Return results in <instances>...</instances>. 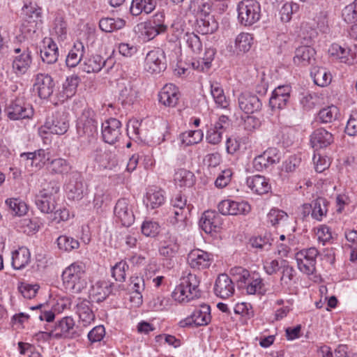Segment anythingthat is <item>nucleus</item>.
Listing matches in <instances>:
<instances>
[{"mask_svg":"<svg viewBox=\"0 0 357 357\" xmlns=\"http://www.w3.org/2000/svg\"><path fill=\"white\" fill-rule=\"evenodd\" d=\"M65 288L73 294H79L86 287V266L76 261L68 266L62 273Z\"/></svg>","mask_w":357,"mask_h":357,"instance_id":"obj_1","label":"nucleus"},{"mask_svg":"<svg viewBox=\"0 0 357 357\" xmlns=\"http://www.w3.org/2000/svg\"><path fill=\"white\" fill-rule=\"evenodd\" d=\"M199 282L198 277L195 274L189 273L183 277L180 284L172 292V298L179 303H188L199 298L201 295Z\"/></svg>","mask_w":357,"mask_h":357,"instance_id":"obj_2","label":"nucleus"},{"mask_svg":"<svg viewBox=\"0 0 357 357\" xmlns=\"http://www.w3.org/2000/svg\"><path fill=\"white\" fill-rule=\"evenodd\" d=\"M93 110L84 109L77 121V133L79 138H86L91 142L98 131V122Z\"/></svg>","mask_w":357,"mask_h":357,"instance_id":"obj_3","label":"nucleus"},{"mask_svg":"<svg viewBox=\"0 0 357 357\" xmlns=\"http://www.w3.org/2000/svg\"><path fill=\"white\" fill-rule=\"evenodd\" d=\"M238 20L243 26H251L261 17L260 4L255 0H243L238 4Z\"/></svg>","mask_w":357,"mask_h":357,"instance_id":"obj_4","label":"nucleus"},{"mask_svg":"<svg viewBox=\"0 0 357 357\" xmlns=\"http://www.w3.org/2000/svg\"><path fill=\"white\" fill-rule=\"evenodd\" d=\"M6 113L10 120L30 119L33 115L32 105L23 98H17L6 107Z\"/></svg>","mask_w":357,"mask_h":357,"instance_id":"obj_5","label":"nucleus"},{"mask_svg":"<svg viewBox=\"0 0 357 357\" xmlns=\"http://www.w3.org/2000/svg\"><path fill=\"white\" fill-rule=\"evenodd\" d=\"M319 252L314 247L303 249L296 254L298 269L307 275H312L316 271L317 257Z\"/></svg>","mask_w":357,"mask_h":357,"instance_id":"obj_6","label":"nucleus"},{"mask_svg":"<svg viewBox=\"0 0 357 357\" xmlns=\"http://www.w3.org/2000/svg\"><path fill=\"white\" fill-rule=\"evenodd\" d=\"M167 68L165 52L160 48L149 51L145 58L144 69L149 73L158 74Z\"/></svg>","mask_w":357,"mask_h":357,"instance_id":"obj_7","label":"nucleus"},{"mask_svg":"<svg viewBox=\"0 0 357 357\" xmlns=\"http://www.w3.org/2000/svg\"><path fill=\"white\" fill-rule=\"evenodd\" d=\"M211 307L208 305H200L199 309H195L192 314L179 321L181 327L191 326L195 324L196 326L207 325L211 321Z\"/></svg>","mask_w":357,"mask_h":357,"instance_id":"obj_8","label":"nucleus"},{"mask_svg":"<svg viewBox=\"0 0 357 357\" xmlns=\"http://www.w3.org/2000/svg\"><path fill=\"white\" fill-rule=\"evenodd\" d=\"M44 128L53 134H65L69 128V121L67 114L64 112H55L46 119Z\"/></svg>","mask_w":357,"mask_h":357,"instance_id":"obj_9","label":"nucleus"},{"mask_svg":"<svg viewBox=\"0 0 357 357\" xmlns=\"http://www.w3.org/2000/svg\"><path fill=\"white\" fill-rule=\"evenodd\" d=\"M55 84L53 78L46 73H38L35 76L33 89L38 96L43 99L50 97L54 90Z\"/></svg>","mask_w":357,"mask_h":357,"instance_id":"obj_10","label":"nucleus"},{"mask_svg":"<svg viewBox=\"0 0 357 357\" xmlns=\"http://www.w3.org/2000/svg\"><path fill=\"white\" fill-rule=\"evenodd\" d=\"M121 135V123L116 119L111 118L102 123L103 140L109 144L116 143Z\"/></svg>","mask_w":357,"mask_h":357,"instance_id":"obj_11","label":"nucleus"},{"mask_svg":"<svg viewBox=\"0 0 357 357\" xmlns=\"http://www.w3.org/2000/svg\"><path fill=\"white\" fill-rule=\"evenodd\" d=\"M24 22L22 28L26 29L28 32H35L38 22L41 17V8L31 3L24 5L22 8Z\"/></svg>","mask_w":357,"mask_h":357,"instance_id":"obj_12","label":"nucleus"},{"mask_svg":"<svg viewBox=\"0 0 357 357\" xmlns=\"http://www.w3.org/2000/svg\"><path fill=\"white\" fill-rule=\"evenodd\" d=\"M116 218L125 227H130L135 221L133 211L127 199L122 198L117 201L114 210Z\"/></svg>","mask_w":357,"mask_h":357,"instance_id":"obj_13","label":"nucleus"},{"mask_svg":"<svg viewBox=\"0 0 357 357\" xmlns=\"http://www.w3.org/2000/svg\"><path fill=\"white\" fill-rule=\"evenodd\" d=\"M172 213L174 221L173 223L185 222L190 213L191 206L187 204V199L181 194H177L171 199Z\"/></svg>","mask_w":357,"mask_h":357,"instance_id":"obj_14","label":"nucleus"},{"mask_svg":"<svg viewBox=\"0 0 357 357\" xmlns=\"http://www.w3.org/2000/svg\"><path fill=\"white\" fill-rule=\"evenodd\" d=\"M218 211L225 215L247 214L250 211V206L245 202H238L230 199L221 201L218 205Z\"/></svg>","mask_w":357,"mask_h":357,"instance_id":"obj_15","label":"nucleus"},{"mask_svg":"<svg viewBox=\"0 0 357 357\" xmlns=\"http://www.w3.org/2000/svg\"><path fill=\"white\" fill-rule=\"evenodd\" d=\"M213 261V255L204 250H192L188 255V262L191 268L198 270L208 268Z\"/></svg>","mask_w":357,"mask_h":357,"instance_id":"obj_16","label":"nucleus"},{"mask_svg":"<svg viewBox=\"0 0 357 357\" xmlns=\"http://www.w3.org/2000/svg\"><path fill=\"white\" fill-rule=\"evenodd\" d=\"M213 290L217 296L226 299L234 294V284L228 275L222 273L218 275Z\"/></svg>","mask_w":357,"mask_h":357,"instance_id":"obj_17","label":"nucleus"},{"mask_svg":"<svg viewBox=\"0 0 357 357\" xmlns=\"http://www.w3.org/2000/svg\"><path fill=\"white\" fill-rule=\"evenodd\" d=\"M239 108L246 114H253L261 110L262 102L255 94L245 92L238 98Z\"/></svg>","mask_w":357,"mask_h":357,"instance_id":"obj_18","label":"nucleus"},{"mask_svg":"<svg viewBox=\"0 0 357 357\" xmlns=\"http://www.w3.org/2000/svg\"><path fill=\"white\" fill-rule=\"evenodd\" d=\"M181 93L173 84H165L158 93L159 102L166 107H175L178 102Z\"/></svg>","mask_w":357,"mask_h":357,"instance_id":"obj_19","label":"nucleus"},{"mask_svg":"<svg viewBox=\"0 0 357 357\" xmlns=\"http://www.w3.org/2000/svg\"><path fill=\"white\" fill-rule=\"evenodd\" d=\"M114 287L113 283L98 281L91 286L89 290V298L93 302H102L112 293Z\"/></svg>","mask_w":357,"mask_h":357,"instance_id":"obj_20","label":"nucleus"},{"mask_svg":"<svg viewBox=\"0 0 357 357\" xmlns=\"http://www.w3.org/2000/svg\"><path fill=\"white\" fill-rule=\"evenodd\" d=\"M222 225L219 214L213 211H206L199 220V226L207 234L216 232Z\"/></svg>","mask_w":357,"mask_h":357,"instance_id":"obj_21","label":"nucleus"},{"mask_svg":"<svg viewBox=\"0 0 357 357\" xmlns=\"http://www.w3.org/2000/svg\"><path fill=\"white\" fill-rule=\"evenodd\" d=\"M291 91V89L289 85L279 86L275 89L269 100L271 107L273 109H283L289 102Z\"/></svg>","mask_w":357,"mask_h":357,"instance_id":"obj_22","label":"nucleus"},{"mask_svg":"<svg viewBox=\"0 0 357 357\" xmlns=\"http://www.w3.org/2000/svg\"><path fill=\"white\" fill-rule=\"evenodd\" d=\"M86 187L79 174H74L66 185L67 195L69 199H81L86 191Z\"/></svg>","mask_w":357,"mask_h":357,"instance_id":"obj_23","label":"nucleus"},{"mask_svg":"<svg viewBox=\"0 0 357 357\" xmlns=\"http://www.w3.org/2000/svg\"><path fill=\"white\" fill-rule=\"evenodd\" d=\"M333 142V135L322 128L314 130L310 135V144L315 151L326 148Z\"/></svg>","mask_w":357,"mask_h":357,"instance_id":"obj_24","label":"nucleus"},{"mask_svg":"<svg viewBox=\"0 0 357 357\" xmlns=\"http://www.w3.org/2000/svg\"><path fill=\"white\" fill-rule=\"evenodd\" d=\"M246 183L253 192L258 195L266 194L271 188L268 179L261 175H255L248 177Z\"/></svg>","mask_w":357,"mask_h":357,"instance_id":"obj_25","label":"nucleus"},{"mask_svg":"<svg viewBox=\"0 0 357 357\" xmlns=\"http://www.w3.org/2000/svg\"><path fill=\"white\" fill-rule=\"evenodd\" d=\"M147 208L154 209L160 206L165 202L164 192L157 188H149L143 199Z\"/></svg>","mask_w":357,"mask_h":357,"instance_id":"obj_26","label":"nucleus"},{"mask_svg":"<svg viewBox=\"0 0 357 357\" xmlns=\"http://www.w3.org/2000/svg\"><path fill=\"white\" fill-rule=\"evenodd\" d=\"M44 43L43 48L40 49V57L43 61L47 64L54 63L59 56L56 44L51 38L45 40Z\"/></svg>","mask_w":357,"mask_h":357,"instance_id":"obj_27","label":"nucleus"},{"mask_svg":"<svg viewBox=\"0 0 357 357\" xmlns=\"http://www.w3.org/2000/svg\"><path fill=\"white\" fill-rule=\"evenodd\" d=\"M218 28V23L213 15L200 16L197 20V30L199 33L206 35L214 33Z\"/></svg>","mask_w":357,"mask_h":357,"instance_id":"obj_28","label":"nucleus"},{"mask_svg":"<svg viewBox=\"0 0 357 357\" xmlns=\"http://www.w3.org/2000/svg\"><path fill=\"white\" fill-rule=\"evenodd\" d=\"M268 222L273 226H281L282 227L288 230L294 231V227H291L288 228L289 226V215L284 211L272 208L267 215Z\"/></svg>","mask_w":357,"mask_h":357,"instance_id":"obj_29","label":"nucleus"},{"mask_svg":"<svg viewBox=\"0 0 357 357\" xmlns=\"http://www.w3.org/2000/svg\"><path fill=\"white\" fill-rule=\"evenodd\" d=\"M179 249V245L177 242V238L167 232L165 235V239L159 249L160 254L162 256L170 258L174 257Z\"/></svg>","mask_w":357,"mask_h":357,"instance_id":"obj_30","label":"nucleus"},{"mask_svg":"<svg viewBox=\"0 0 357 357\" xmlns=\"http://www.w3.org/2000/svg\"><path fill=\"white\" fill-rule=\"evenodd\" d=\"M107 60L104 59L100 55L96 54L84 59L81 64L83 71L87 73H98L106 66Z\"/></svg>","mask_w":357,"mask_h":357,"instance_id":"obj_31","label":"nucleus"},{"mask_svg":"<svg viewBox=\"0 0 357 357\" xmlns=\"http://www.w3.org/2000/svg\"><path fill=\"white\" fill-rule=\"evenodd\" d=\"M315 50L310 46H301L296 49L294 62L296 65L307 66L314 59Z\"/></svg>","mask_w":357,"mask_h":357,"instance_id":"obj_32","label":"nucleus"},{"mask_svg":"<svg viewBox=\"0 0 357 357\" xmlns=\"http://www.w3.org/2000/svg\"><path fill=\"white\" fill-rule=\"evenodd\" d=\"M350 52V49L342 47L337 43L332 44L328 49V54L333 60H336L344 63H351Z\"/></svg>","mask_w":357,"mask_h":357,"instance_id":"obj_33","label":"nucleus"},{"mask_svg":"<svg viewBox=\"0 0 357 357\" xmlns=\"http://www.w3.org/2000/svg\"><path fill=\"white\" fill-rule=\"evenodd\" d=\"M32 62L31 52L28 48L15 57L13 61V67L16 73L24 74L29 68Z\"/></svg>","mask_w":357,"mask_h":357,"instance_id":"obj_34","label":"nucleus"},{"mask_svg":"<svg viewBox=\"0 0 357 357\" xmlns=\"http://www.w3.org/2000/svg\"><path fill=\"white\" fill-rule=\"evenodd\" d=\"M47 169L52 174H68L70 169L71 166L70 163L65 159L59 158L50 160L47 158Z\"/></svg>","mask_w":357,"mask_h":357,"instance_id":"obj_35","label":"nucleus"},{"mask_svg":"<svg viewBox=\"0 0 357 357\" xmlns=\"http://www.w3.org/2000/svg\"><path fill=\"white\" fill-rule=\"evenodd\" d=\"M31 254L26 248H20L12 253V266L15 269H22L29 262Z\"/></svg>","mask_w":357,"mask_h":357,"instance_id":"obj_36","label":"nucleus"},{"mask_svg":"<svg viewBox=\"0 0 357 357\" xmlns=\"http://www.w3.org/2000/svg\"><path fill=\"white\" fill-rule=\"evenodd\" d=\"M90 301L87 300L80 301L77 304V313L84 326L91 323L95 319V315L90 307Z\"/></svg>","mask_w":357,"mask_h":357,"instance_id":"obj_37","label":"nucleus"},{"mask_svg":"<svg viewBox=\"0 0 357 357\" xmlns=\"http://www.w3.org/2000/svg\"><path fill=\"white\" fill-rule=\"evenodd\" d=\"M178 39L181 45L188 47L195 53H199L202 50V43L199 36L194 33L186 32Z\"/></svg>","mask_w":357,"mask_h":357,"instance_id":"obj_38","label":"nucleus"},{"mask_svg":"<svg viewBox=\"0 0 357 357\" xmlns=\"http://www.w3.org/2000/svg\"><path fill=\"white\" fill-rule=\"evenodd\" d=\"M84 50V46L82 43H75L66 57V63L67 66L70 68L77 66L83 57Z\"/></svg>","mask_w":357,"mask_h":357,"instance_id":"obj_39","label":"nucleus"},{"mask_svg":"<svg viewBox=\"0 0 357 357\" xmlns=\"http://www.w3.org/2000/svg\"><path fill=\"white\" fill-rule=\"evenodd\" d=\"M74 326L75 321L72 317H63L55 324L54 328L51 331L50 334H52L56 338L66 336V333L73 329Z\"/></svg>","mask_w":357,"mask_h":357,"instance_id":"obj_40","label":"nucleus"},{"mask_svg":"<svg viewBox=\"0 0 357 357\" xmlns=\"http://www.w3.org/2000/svg\"><path fill=\"white\" fill-rule=\"evenodd\" d=\"M126 21L121 18L105 17L99 22L100 29L105 32L110 33L124 27Z\"/></svg>","mask_w":357,"mask_h":357,"instance_id":"obj_41","label":"nucleus"},{"mask_svg":"<svg viewBox=\"0 0 357 357\" xmlns=\"http://www.w3.org/2000/svg\"><path fill=\"white\" fill-rule=\"evenodd\" d=\"M176 184L181 188L191 187L195 183V176L192 172L185 169H178L174 175Z\"/></svg>","mask_w":357,"mask_h":357,"instance_id":"obj_42","label":"nucleus"},{"mask_svg":"<svg viewBox=\"0 0 357 357\" xmlns=\"http://www.w3.org/2000/svg\"><path fill=\"white\" fill-rule=\"evenodd\" d=\"M137 98V91L130 83L126 84L120 91L119 100L123 105H131Z\"/></svg>","mask_w":357,"mask_h":357,"instance_id":"obj_43","label":"nucleus"},{"mask_svg":"<svg viewBox=\"0 0 357 357\" xmlns=\"http://www.w3.org/2000/svg\"><path fill=\"white\" fill-rule=\"evenodd\" d=\"M6 204L13 215L22 216L28 211V207L26 203L19 199H7L6 200Z\"/></svg>","mask_w":357,"mask_h":357,"instance_id":"obj_44","label":"nucleus"},{"mask_svg":"<svg viewBox=\"0 0 357 357\" xmlns=\"http://www.w3.org/2000/svg\"><path fill=\"white\" fill-rule=\"evenodd\" d=\"M229 273L234 277L239 288H244L250 277V272L247 269L241 266L231 268Z\"/></svg>","mask_w":357,"mask_h":357,"instance_id":"obj_45","label":"nucleus"},{"mask_svg":"<svg viewBox=\"0 0 357 357\" xmlns=\"http://www.w3.org/2000/svg\"><path fill=\"white\" fill-rule=\"evenodd\" d=\"M340 115L339 109L335 105L323 108L319 112L318 117L321 123H332L337 119Z\"/></svg>","mask_w":357,"mask_h":357,"instance_id":"obj_46","label":"nucleus"},{"mask_svg":"<svg viewBox=\"0 0 357 357\" xmlns=\"http://www.w3.org/2000/svg\"><path fill=\"white\" fill-rule=\"evenodd\" d=\"M35 202L38 209L43 213H52L55 209V197L49 199L46 197V195L38 193L36 197Z\"/></svg>","mask_w":357,"mask_h":357,"instance_id":"obj_47","label":"nucleus"},{"mask_svg":"<svg viewBox=\"0 0 357 357\" xmlns=\"http://www.w3.org/2000/svg\"><path fill=\"white\" fill-rule=\"evenodd\" d=\"M274 241L273 234L271 233H265L264 235L253 237L250 238V243L253 248L261 250H268Z\"/></svg>","mask_w":357,"mask_h":357,"instance_id":"obj_48","label":"nucleus"},{"mask_svg":"<svg viewBox=\"0 0 357 357\" xmlns=\"http://www.w3.org/2000/svg\"><path fill=\"white\" fill-rule=\"evenodd\" d=\"M211 93L218 106L222 108H226L228 106V101L219 83L215 82L211 84Z\"/></svg>","mask_w":357,"mask_h":357,"instance_id":"obj_49","label":"nucleus"},{"mask_svg":"<svg viewBox=\"0 0 357 357\" xmlns=\"http://www.w3.org/2000/svg\"><path fill=\"white\" fill-rule=\"evenodd\" d=\"M328 202L326 199L319 197L315 199L310 206L312 208V216L317 220H321L327 213Z\"/></svg>","mask_w":357,"mask_h":357,"instance_id":"obj_50","label":"nucleus"},{"mask_svg":"<svg viewBox=\"0 0 357 357\" xmlns=\"http://www.w3.org/2000/svg\"><path fill=\"white\" fill-rule=\"evenodd\" d=\"M312 76L314 84L321 87L328 86L332 80L331 74L324 68H317Z\"/></svg>","mask_w":357,"mask_h":357,"instance_id":"obj_51","label":"nucleus"},{"mask_svg":"<svg viewBox=\"0 0 357 357\" xmlns=\"http://www.w3.org/2000/svg\"><path fill=\"white\" fill-rule=\"evenodd\" d=\"M193 13L200 16L210 15L211 3L210 0H192L190 6Z\"/></svg>","mask_w":357,"mask_h":357,"instance_id":"obj_52","label":"nucleus"},{"mask_svg":"<svg viewBox=\"0 0 357 357\" xmlns=\"http://www.w3.org/2000/svg\"><path fill=\"white\" fill-rule=\"evenodd\" d=\"M131 283L132 284V289L135 295L131 297V301L136 299V304L139 305L142 303V291L145 289V283L142 277H132Z\"/></svg>","mask_w":357,"mask_h":357,"instance_id":"obj_53","label":"nucleus"},{"mask_svg":"<svg viewBox=\"0 0 357 357\" xmlns=\"http://www.w3.org/2000/svg\"><path fill=\"white\" fill-rule=\"evenodd\" d=\"M56 242L59 248L66 252L77 249L79 247V243L77 239L66 235L58 237Z\"/></svg>","mask_w":357,"mask_h":357,"instance_id":"obj_54","label":"nucleus"},{"mask_svg":"<svg viewBox=\"0 0 357 357\" xmlns=\"http://www.w3.org/2000/svg\"><path fill=\"white\" fill-rule=\"evenodd\" d=\"M253 38L252 34L248 33H241L237 36L235 40V46L242 52H248L252 44Z\"/></svg>","mask_w":357,"mask_h":357,"instance_id":"obj_55","label":"nucleus"},{"mask_svg":"<svg viewBox=\"0 0 357 357\" xmlns=\"http://www.w3.org/2000/svg\"><path fill=\"white\" fill-rule=\"evenodd\" d=\"M299 10V5L294 2L285 3L280 10V19L283 22L291 20L292 15Z\"/></svg>","mask_w":357,"mask_h":357,"instance_id":"obj_56","label":"nucleus"},{"mask_svg":"<svg viewBox=\"0 0 357 357\" xmlns=\"http://www.w3.org/2000/svg\"><path fill=\"white\" fill-rule=\"evenodd\" d=\"M244 288H245L247 294L250 295H253L257 293L264 294L266 291L264 289V284L263 283L262 279L260 278L252 280L249 278V281L247 282Z\"/></svg>","mask_w":357,"mask_h":357,"instance_id":"obj_57","label":"nucleus"},{"mask_svg":"<svg viewBox=\"0 0 357 357\" xmlns=\"http://www.w3.org/2000/svg\"><path fill=\"white\" fill-rule=\"evenodd\" d=\"M42 189L39 193L46 195V197L50 199L51 197H55V195L59 191V183L54 180L50 181L49 183H44L41 185Z\"/></svg>","mask_w":357,"mask_h":357,"instance_id":"obj_58","label":"nucleus"},{"mask_svg":"<svg viewBox=\"0 0 357 357\" xmlns=\"http://www.w3.org/2000/svg\"><path fill=\"white\" fill-rule=\"evenodd\" d=\"M128 266L124 261L116 263L112 268V275L116 281L124 282L126 279V271Z\"/></svg>","mask_w":357,"mask_h":357,"instance_id":"obj_59","label":"nucleus"},{"mask_svg":"<svg viewBox=\"0 0 357 357\" xmlns=\"http://www.w3.org/2000/svg\"><path fill=\"white\" fill-rule=\"evenodd\" d=\"M79 82L80 78L76 75H73L66 78V82L63 84L66 96H71L74 94Z\"/></svg>","mask_w":357,"mask_h":357,"instance_id":"obj_60","label":"nucleus"},{"mask_svg":"<svg viewBox=\"0 0 357 357\" xmlns=\"http://www.w3.org/2000/svg\"><path fill=\"white\" fill-rule=\"evenodd\" d=\"M38 284H31L26 282H22L18 287V289L25 298L31 299L34 298L39 289Z\"/></svg>","mask_w":357,"mask_h":357,"instance_id":"obj_61","label":"nucleus"},{"mask_svg":"<svg viewBox=\"0 0 357 357\" xmlns=\"http://www.w3.org/2000/svg\"><path fill=\"white\" fill-rule=\"evenodd\" d=\"M142 232L146 236L154 237L160 231V226L156 222L145 221L142 225Z\"/></svg>","mask_w":357,"mask_h":357,"instance_id":"obj_62","label":"nucleus"},{"mask_svg":"<svg viewBox=\"0 0 357 357\" xmlns=\"http://www.w3.org/2000/svg\"><path fill=\"white\" fill-rule=\"evenodd\" d=\"M53 29L59 38H60L61 40L66 38L67 33L66 23L62 16L57 15L55 17Z\"/></svg>","mask_w":357,"mask_h":357,"instance_id":"obj_63","label":"nucleus"},{"mask_svg":"<svg viewBox=\"0 0 357 357\" xmlns=\"http://www.w3.org/2000/svg\"><path fill=\"white\" fill-rule=\"evenodd\" d=\"M149 25H152L161 33H165L167 31V26L165 24V15L162 13H158L155 14L152 19L147 22Z\"/></svg>","mask_w":357,"mask_h":357,"instance_id":"obj_64","label":"nucleus"}]
</instances>
